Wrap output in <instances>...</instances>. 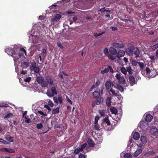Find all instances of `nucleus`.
Segmentation results:
<instances>
[{"label": "nucleus", "mask_w": 158, "mask_h": 158, "mask_svg": "<svg viewBox=\"0 0 158 158\" xmlns=\"http://www.w3.org/2000/svg\"><path fill=\"white\" fill-rule=\"evenodd\" d=\"M5 52L9 55H11L14 57V61L15 63L17 61L19 58L17 54L15 53V51L11 48L8 47L5 49Z\"/></svg>", "instance_id": "nucleus-1"}, {"label": "nucleus", "mask_w": 158, "mask_h": 158, "mask_svg": "<svg viewBox=\"0 0 158 158\" xmlns=\"http://www.w3.org/2000/svg\"><path fill=\"white\" fill-rule=\"evenodd\" d=\"M36 81L43 88H48V85L46 82L44 81V77L40 74H39V76L36 77Z\"/></svg>", "instance_id": "nucleus-2"}, {"label": "nucleus", "mask_w": 158, "mask_h": 158, "mask_svg": "<svg viewBox=\"0 0 158 158\" xmlns=\"http://www.w3.org/2000/svg\"><path fill=\"white\" fill-rule=\"evenodd\" d=\"M46 94L50 97H52L55 95H56L57 91L55 87L52 86L51 88L50 89H48L47 90Z\"/></svg>", "instance_id": "nucleus-3"}, {"label": "nucleus", "mask_w": 158, "mask_h": 158, "mask_svg": "<svg viewBox=\"0 0 158 158\" xmlns=\"http://www.w3.org/2000/svg\"><path fill=\"white\" fill-rule=\"evenodd\" d=\"M95 99L92 103V106L93 107H94L96 105H100L102 102L103 100V98L102 97Z\"/></svg>", "instance_id": "nucleus-4"}, {"label": "nucleus", "mask_w": 158, "mask_h": 158, "mask_svg": "<svg viewBox=\"0 0 158 158\" xmlns=\"http://www.w3.org/2000/svg\"><path fill=\"white\" fill-rule=\"evenodd\" d=\"M115 77L118 80V82L121 84L123 85L125 83V81L124 77L121 76L119 74L117 73L115 76Z\"/></svg>", "instance_id": "nucleus-5"}, {"label": "nucleus", "mask_w": 158, "mask_h": 158, "mask_svg": "<svg viewBox=\"0 0 158 158\" xmlns=\"http://www.w3.org/2000/svg\"><path fill=\"white\" fill-rule=\"evenodd\" d=\"M147 75H148L149 77L152 78L155 77L156 73L155 71H151L150 69L148 67H147L145 69Z\"/></svg>", "instance_id": "nucleus-6"}, {"label": "nucleus", "mask_w": 158, "mask_h": 158, "mask_svg": "<svg viewBox=\"0 0 158 158\" xmlns=\"http://www.w3.org/2000/svg\"><path fill=\"white\" fill-rule=\"evenodd\" d=\"M30 68L31 70H33L34 73H39L40 71V69L38 67H36V63H33L31 64L30 66Z\"/></svg>", "instance_id": "nucleus-7"}, {"label": "nucleus", "mask_w": 158, "mask_h": 158, "mask_svg": "<svg viewBox=\"0 0 158 158\" xmlns=\"http://www.w3.org/2000/svg\"><path fill=\"white\" fill-rule=\"evenodd\" d=\"M109 71H110V73H114V71L111 67L110 65H108L107 66V68H105L103 70L101 71V73L102 74H104V73H107Z\"/></svg>", "instance_id": "nucleus-8"}, {"label": "nucleus", "mask_w": 158, "mask_h": 158, "mask_svg": "<svg viewBox=\"0 0 158 158\" xmlns=\"http://www.w3.org/2000/svg\"><path fill=\"white\" fill-rule=\"evenodd\" d=\"M112 45L117 48H123L125 47L124 44L122 42H114L113 43Z\"/></svg>", "instance_id": "nucleus-9"}, {"label": "nucleus", "mask_w": 158, "mask_h": 158, "mask_svg": "<svg viewBox=\"0 0 158 158\" xmlns=\"http://www.w3.org/2000/svg\"><path fill=\"white\" fill-rule=\"evenodd\" d=\"M128 79L131 86H132L134 84H136V83H135V77L133 76L129 75Z\"/></svg>", "instance_id": "nucleus-10"}, {"label": "nucleus", "mask_w": 158, "mask_h": 158, "mask_svg": "<svg viewBox=\"0 0 158 158\" xmlns=\"http://www.w3.org/2000/svg\"><path fill=\"white\" fill-rule=\"evenodd\" d=\"M46 80V83L50 85L53 84L54 80L53 78L50 76H47L45 77Z\"/></svg>", "instance_id": "nucleus-11"}, {"label": "nucleus", "mask_w": 158, "mask_h": 158, "mask_svg": "<svg viewBox=\"0 0 158 158\" xmlns=\"http://www.w3.org/2000/svg\"><path fill=\"white\" fill-rule=\"evenodd\" d=\"M0 151L3 152H8L10 153H14L15 152V151L10 148H1L0 149Z\"/></svg>", "instance_id": "nucleus-12"}, {"label": "nucleus", "mask_w": 158, "mask_h": 158, "mask_svg": "<svg viewBox=\"0 0 158 158\" xmlns=\"http://www.w3.org/2000/svg\"><path fill=\"white\" fill-rule=\"evenodd\" d=\"M116 55V57L118 58H120L124 56L125 52L123 50H119L118 52L117 51V53Z\"/></svg>", "instance_id": "nucleus-13"}, {"label": "nucleus", "mask_w": 158, "mask_h": 158, "mask_svg": "<svg viewBox=\"0 0 158 158\" xmlns=\"http://www.w3.org/2000/svg\"><path fill=\"white\" fill-rule=\"evenodd\" d=\"M105 86L106 89H110L112 86H114V85L113 83L110 81H107L105 83Z\"/></svg>", "instance_id": "nucleus-14"}, {"label": "nucleus", "mask_w": 158, "mask_h": 158, "mask_svg": "<svg viewBox=\"0 0 158 158\" xmlns=\"http://www.w3.org/2000/svg\"><path fill=\"white\" fill-rule=\"evenodd\" d=\"M158 132V130L156 127H152L150 130L151 134L154 135H156Z\"/></svg>", "instance_id": "nucleus-15"}, {"label": "nucleus", "mask_w": 158, "mask_h": 158, "mask_svg": "<svg viewBox=\"0 0 158 158\" xmlns=\"http://www.w3.org/2000/svg\"><path fill=\"white\" fill-rule=\"evenodd\" d=\"M100 91H95L93 93V96L94 99L100 98Z\"/></svg>", "instance_id": "nucleus-16"}, {"label": "nucleus", "mask_w": 158, "mask_h": 158, "mask_svg": "<svg viewBox=\"0 0 158 158\" xmlns=\"http://www.w3.org/2000/svg\"><path fill=\"white\" fill-rule=\"evenodd\" d=\"M125 52L129 56H133L134 51L131 50L130 48H127L125 50Z\"/></svg>", "instance_id": "nucleus-17"}, {"label": "nucleus", "mask_w": 158, "mask_h": 158, "mask_svg": "<svg viewBox=\"0 0 158 158\" xmlns=\"http://www.w3.org/2000/svg\"><path fill=\"white\" fill-rule=\"evenodd\" d=\"M109 52L110 54L115 55L117 53V50L113 47H110L109 49Z\"/></svg>", "instance_id": "nucleus-18"}, {"label": "nucleus", "mask_w": 158, "mask_h": 158, "mask_svg": "<svg viewBox=\"0 0 158 158\" xmlns=\"http://www.w3.org/2000/svg\"><path fill=\"white\" fill-rule=\"evenodd\" d=\"M87 142L89 146L92 147L94 146L95 144L94 141L88 138Z\"/></svg>", "instance_id": "nucleus-19"}, {"label": "nucleus", "mask_w": 158, "mask_h": 158, "mask_svg": "<svg viewBox=\"0 0 158 158\" xmlns=\"http://www.w3.org/2000/svg\"><path fill=\"white\" fill-rule=\"evenodd\" d=\"M153 118V116L152 115L148 114L147 115L145 118V121L148 122L151 121Z\"/></svg>", "instance_id": "nucleus-20"}, {"label": "nucleus", "mask_w": 158, "mask_h": 158, "mask_svg": "<svg viewBox=\"0 0 158 158\" xmlns=\"http://www.w3.org/2000/svg\"><path fill=\"white\" fill-rule=\"evenodd\" d=\"M140 54V52L138 48H136V50L134 51L133 56H135V58H137L139 56Z\"/></svg>", "instance_id": "nucleus-21"}, {"label": "nucleus", "mask_w": 158, "mask_h": 158, "mask_svg": "<svg viewBox=\"0 0 158 158\" xmlns=\"http://www.w3.org/2000/svg\"><path fill=\"white\" fill-rule=\"evenodd\" d=\"M142 151V150L141 149H139L138 150H137L135 152H134L133 156L135 157H137L138 156L140 153H141Z\"/></svg>", "instance_id": "nucleus-22"}, {"label": "nucleus", "mask_w": 158, "mask_h": 158, "mask_svg": "<svg viewBox=\"0 0 158 158\" xmlns=\"http://www.w3.org/2000/svg\"><path fill=\"white\" fill-rule=\"evenodd\" d=\"M102 123H105L107 124L108 125H109V126L110 125V122L109 121V119H108V117L107 116L106 117L104 118V119H103V120Z\"/></svg>", "instance_id": "nucleus-23"}, {"label": "nucleus", "mask_w": 158, "mask_h": 158, "mask_svg": "<svg viewBox=\"0 0 158 158\" xmlns=\"http://www.w3.org/2000/svg\"><path fill=\"white\" fill-rule=\"evenodd\" d=\"M155 153V152L153 151L147 152L144 153L143 156L145 157H147L149 155H152Z\"/></svg>", "instance_id": "nucleus-24"}, {"label": "nucleus", "mask_w": 158, "mask_h": 158, "mask_svg": "<svg viewBox=\"0 0 158 158\" xmlns=\"http://www.w3.org/2000/svg\"><path fill=\"white\" fill-rule=\"evenodd\" d=\"M139 134L137 132H135L133 136L134 139L136 140H138L139 138Z\"/></svg>", "instance_id": "nucleus-25"}, {"label": "nucleus", "mask_w": 158, "mask_h": 158, "mask_svg": "<svg viewBox=\"0 0 158 158\" xmlns=\"http://www.w3.org/2000/svg\"><path fill=\"white\" fill-rule=\"evenodd\" d=\"M114 87H115L118 89L121 92H123L124 91V89L123 86L119 84L114 85Z\"/></svg>", "instance_id": "nucleus-26"}, {"label": "nucleus", "mask_w": 158, "mask_h": 158, "mask_svg": "<svg viewBox=\"0 0 158 158\" xmlns=\"http://www.w3.org/2000/svg\"><path fill=\"white\" fill-rule=\"evenodd\" d=\"M110 110L112 114H117L118 110L115 107H111L110 109Z\"/></svg>", "instance_id": "nucleus-27"}, {"label": "nucleus", "mask_w": 158, "mask_h": 158, "mask_svg": "<svg viewBox=\"0 0 158 158\" xmlns=\"http://www.w3.org/2000/svg\"><path fill=\"white\" fill-rule=\"evenodd\" d=\"M100 84V81L99 80H97L95 84L92 86V88H94L98 87Z\"/></svg>", "instance_id": "nucleus-28"}, {"label": "nucleus", "mask_w": 158, "mask_h": 158, "mask_svg": "<svg viewBox=\"0 0 158 158\" xmlns=\"http://www.w3.org/2000/svg\"><path fill=\"white\" fill-rule=\"evenodd\" d=\"M59 108H60L59 107H57L56 108L53 110H52V113L55 114L59 113Z\"/></svg>", "instance_id": "nucleus-29"}, {"label": "nucleus", "mask_w": 158, "mask_h": 158, "mask_svg": "<svg viewBox=\"0 0 158 158\" xmlns=\"http://www.w3.org/2000/svg\"><path fill=\"white\" fill-rule=\"evenodd\" d=\"M111 100L110 98L108 97L106 98V105L108 106H111Z\"/></svg>", "instance_id": "nucleus-30"}, {"label": "nucleus", "mask_w": 158, "mask_h": 158, "mask_svg": "<svg viewBox=\"0 0 158 158\" xmlns=\"http://www.w3.org/2000/svg\"><path fill=\"white\" fill-rule=\"evenodd\" d=\"M121 71L124 75H126L127 73V70L124 67H122L120 69Z\"/></svg>", "instance_id": "nucleus-31"}, {"label": "nucleus", "mask_w": 158, "mask_h": 158, "mask_svg": "<svg viewBox=\"0 0 158 158\" xmlns=\"http://www.w3.org/2000/svg\"><path fill=\"white\" fill-rule=\"evenodd\" d=\"M100 11H101V13L105 12H110L111 10H108L106 9L105 7H102L100 10Z\"/></svg>", "instance_id": "nucleus-32"}, {"label": "nucleus", "mask_w": 158, "mask_h": 158, "mask_svg": "<svg viewBox=\"0 0 158 158\" xmlns=\"http://www.w3.org/2000/svg\"><path fill=\"white\" fill-rule=\"evenodd\" d=\"M151 48L152 50L154 51L155 49L158 48V43L156 44L155 45L151 46Z\"/></svg>", "instance_id": "nucleus-33"}, {"label": "nucleus", "mask_w": 158, "mask_h": 158, "mask_svg": "<svg viewBox=\"0 0 158 158\" xmlns=\"http://www.w3.org/2000/svg\"><path fill=\"white\" fill-rule=\"evenodd\" d=\"M140 68L141 70H143L144 68V63L142 62H138V63Z\"/></svg>", "instance_id": "nucleus-34"}, {"label": "nucleus", "mask_w": 158, "mask_h": 158, "mask_svg": "<svg viewBox=\"0 0 158 158\" xmlns=\"http://www.w3.org/2000/svg\"><path fill=\"white\" fill-rule=\"evenodd\" d=\"M138 63V62L134 59H133L131 60V64L134 66H136Z\"/></svg>", "instance_id": "nucleus-35"}, {"label": "nucleus", "mask_w": 158, "mask_h": 158, "mask_svg": "<svg viewBox=\"0 0 158 158\" xmlns=\"http://www.w3.org/2000/svg\"><path fill=\"white\" fill-rule=\"evenodd\" d=\"M141 140L143 143H146L147 142V139L145 136H142L141 138Z\"/></svg>", "instance_id": "nucleus-36"}, {"label": "nucleus", "mask_w": 158, "mask_h": 158, "mask_svg": "<svg viewBox=\"0 0 158 158\" xmlns=\"http://www.w3.org/2000/svg\"><path fill=\"white\" fill-rule=\"evenodd\" d=\"M107 56L109 59H110L112 60H114L116 59L115 56L111 55L110 54H109Z\"/></svg>", "instance_id": "nucleus-37"}, {"label": "nucleus", "mask_w": 158, "mask_h": 158, "mask_svg": "<svg viewBox=\"0 0 158 158\" xmlns=\"http://www.w3.org/2000/svg\"><path fill=\"white\" fill-rule=\"evenodd\" d=\"M124 158H131L132 156L131 154L127 153L124 155Z\"/></svg>", "instance_id": "nucleus-38"}, {"label": "nucleus", "mask_w": 158, "mask_h": 158, "mask_svg": "<svg viewBox=\"0 0 158 158\" xmlns=\"http://www.w3.org/2000/svg\"><path fill=\"white\" fill-rule=\"evenodd\" d=\"M43 127V126L42 123H38L36 125V127L38 129H41Z\"/></svg>", "instance_id": "nucleus-39"}, {"label": "nucleus", "mask_w": 158, "mask_h": 158, "mask_svg": "<svg viewBox=\"0 0 158 158\" xmlns=\"http://www.w3.org/2000/svg\"><path fill=\"white\" fill-rule=\"evenodd\" d=\"M58 102L60 104L63 103V98L61 96H58Z\"/></svg>", "instance_id": "nucleus-40"}, {"label": "nucleus", "mask_w": 158, "mask_h": 158, "mask_svg": "<svg viewBox=\"0 0 158 158\" xmlns=\"http://www.w3.org/2000/svg\"><path fill=\"white\" fill-rule=\"evenodd\" d=\"M105 33L104 32H102L101 33H99V34H98L96 33H94V36L95 37H97L99 36H100L104 34Z\"/></svg>", "instance_id": "nucleus-41"}, {"label": "nucleus", "mask_w": 158, "mask_h": 158, "mask_svg": "<svg viewBox=\"0 0 158 158\" xmlns=\"http://www.w3.org/2000/svg\"><path fill=\"white\" fill-rule=\"evenodd\" d=\"M6 139L10 142H13V138L9 135L7 136Z\"/></svg>", "instance_id": "nucleus-42"}, {"label": "nucleus", "mask_w": 158, "mask_h": 158, "mask_svg": "<svg viewBox=\"0 0 158 158\" xmlns=\"http://www.w3.org/2000/svg\"><path fill=\"white\" fill-rule=\"evenodd\" d=\"M103 52L105 54L106 56L109 54L108 49L106 48L104 49Z\"/></svg>", "instance_id": "nucleus-43"}, {"label": "nucleus", "mask_w": 158, "mask_h": 158, "mask_svg": "<svg viewBox=\"0 0 158 158\" xmlns=\"http://www.w3.org/2000/svg\"><path fill=\"white\" fill-rule=\"evenodd\" d=\"M99 112L101 116H104L105 114V113L104 110H99Z\"/></svg>", "instance_id": "nucleus-44"}, {"label": "nucleus", "mask_w": 158, "mask_h": 158, "mask_svg": "<svg viewBox=\"0 0 158 158\" xmlns=\"http://www.w3.org/2000/svg\"><path fill=\"white\" fill-rule=\"evenodd\" d=\"M95 124V125L94 127V130H96L98 131L99 130V125L97 123Z\"/></svg>", "instance_id": "nucleus-45"}, {"label": "nucleus", "mask_w": 158, "mask_h": 158, "mask_svg": "<svg viewBox=\"0 0 158 158\" xmlns=\"http://www.w3.org/2000/svg\"><path fill=\"white\" fill-rule=\"evenodd\" d=\"M12 115V114L11 113H9V114L5 115V117H4V119H6L7 118H8L10 117Z\"/></svg>", "instance_id": "nucleus-46"}, {"label": "nucleus", "mask_w": 158, "mask_h": 158, "mask_svg": "<svg viewBox=\"0 0 158 158\" xmlns=\"http://www.w3.org/2000/svg\"><path fill=\"white\" fill-rule=\"evenodd\" d=\"M38 113L44 116H47V114H46L44 113L43 111L41 110L38 111Z\"/></svg>", "instance_id": "nucleus-47"}, {"label": "nucleus", "mask_w": 158, "mask_h": 158, "mask_svg": "<svg viewBox=\"0 0 158 158\" xmlns=\"http://www.w3.org/2000/svg\"><path fill=\"white\" fill-rule=\"evenodd\" d=\"M31 79V78L30 77H28L24 79V81L26 82H29Z\"/></svg>", "instance_id": "nucleus-48"}, {"label": "nucleus", "mask_w": 158, "mask_h": 158, "mask_svg": "<svg viewBox=\"0 0 158 158\" xmlns=\"http://www.w3.org/2000/svg\"><path fill=\"white\" fill-rule=\"evenodd\" d=\"M9 106V105L6 103H3L0 105V107H7Z\"/></svg>", "instance_id": "nucleus-49"}, {"label": "nucleus", "mask_w": 158, "mask_h": 158, "mask_svg": "<svg viewBox=\"0 0 158 158\" xmlns=\"http://www.w3.org/2000/svg\"><path fill=\"white\" fill-rule=\"evenodd\" d=\"M110 91L111 92L112 94L114 96H116L117 94L115 93L114 90L112 88L110 89Z\"/></svg>", "instance_id": "nucleus-50"}, {"label": "nucleus", "mask_w": 158, "mask_h": 158, "mask_svg": "<svg viewBox=\"0 0 158 158\" xmlns=\"http://www.w3.org/2000/svg\"><path fill=\"white\" fill-rule=\"evenodd\" d=\"M53 100L55 103H56L57 104L58 103V98H57V97H54Z\"/></svg>", "instance_id": "nucleus-51"}, {"label": "nucleus", "mask_w": 158, "mask_h": 158, "mask_svg": "<svg viewBox=\"0 0 158 158\" xmlns=\"http://www.w3.org/2000/svg\"><path fill=\"white\" fill-rule=\"evenodd\" d=\"M48 105L49 106L52 107H53L54 105L52 102L50 100H49L48 102Z\"/></svg>", "instance_id": "nucleus-52"}, {"label": "nucleus", "mask_w": 158, "mask_h": 158, "mask_svg": "<svg viewBox=\"0 0 158 158\" xmlns=\"http://www.w3.org/2000/svg\"><path fill=\"white\" fill-rule=\"evenodd\" d=\"M24 118L25 119H26L25 121V122L26 123H30L31 122V120L30 118H27L26 116H25L24 117Z\"/></svg>", "instance_id": "nucleus-53"}, {"label": "nucleus", "mask_w": 158, "mask_h": 158, "mask_svg": "<svg viewBox=\"0 0 158 158\" xmlns=\"http://www.w3.org/2000/svg\"><path fill=\"white\" fill-rule=\"evenodd\" d=\"M55 17L57 19H59L61 17V16L60 14H56Z\"/></svg>", "instance_id": "nucleus-54"}, {"label": "nucleus", "mask_w": 158, "mask_h": 158, "mask_svg": "<svg viewBox=\"0 0 158 158\" xmlns=\"http://www.w3.org/2000/svg\"><path fill=\"white\" fill-rule=\"evenodd\" d=\"M78 158H85V156L84 154L80 153L79 156Z\"/></svg>", "instance_id": "nucleus-55"}, {"label": "nucleus", "mask_w": 158, "mask_h": 158, "mask_svg": "<svg viewBox=\"0 0 158 158\" xmlns=\"http://www.w3.org/2000/svg\"><path fill=\"white\" fill-rule=\"evenodd\" d=\"M127 72H131V71H133L131 68V67H128L127 68Z\"/></svg>", "instance_id": "nucleus-56"}, {"label": "nucleus", "mask_w": 158, "mask_h": 158, "mask_svg": "<svg viewBox=\"0 0 158 158\" xmlns=\"http://www.w3.org/2000/svg\"><path fill=\"white\" fill-rule=\"evenodd\" d=\"M58 20H57L55 17L52 19L51 21L52 22H57Z\"/></svg>", "instance_id": "nucleus-57"}, {"label": "nucleus", "mask_w": 158, "mask_h": 158, "mask_svg": "<svg viewBox=\"0 0 158 158\" xmlns=\"http://www.w3.org/2000/svg\"><path fill=\"white\" fill-rule=\"evenodd\" d=\"M44 107L47 109L49 111H50L52 110L51 108L47 105H45Z\"/></svg>", "instance_id": "nucleus-58"}, {"label": "nucleus", "mask_w": 158, "mask_h": 158, "mask_svg": "<svg viewBox=\"0 0 158 158\" xmlns=\"http://www.w3.org/2000/svg\"><path fill=\"white\" fill-rule=\"evenodd\" d=\"M79 152L80 151L78 149V148H77L74 151V153L76 154H78Z\"/></svg>", "instance_id": "nucleus-59"}, {"label": "nucleus", "mask_w": 158, "mask_h": 158, "mask_svg": "<svg viewBox=\"0 0 158 158\" xmlns=\"http://www.w3.org/2000/svg\"><path fill=\"white\" fill-rule=\"evenodd\" d=\"M60 124H57L55 125L54 127V129L57 128H60Z\"/></svg>", "instance_id": "nucleus-60"}, {"label": "nucleus", "mask_w": 158, "mask_h": 158, "mask_svg": "<svg viewBox=\"0 0 158 158\" xmlns=\"http://www.w3.org/2000/svg\"><path fill=\"white\" fill-rule=\"evenodd\" d=\"M99 117L98 116H96L95 117V124H96L98 123V121L99 119Z\"/></svg>", "instance_id": "nucleus-61"}, {"label": "nucleus", "mask_w": 158, "mask_h": 158, "mask_svg": "<svg viewBox=\"0 0 158 158\" xmlns=\"http://www.w3.org/2000/svg\"><path fill=\"white\" fill-rule=\"evenodd\" d=\"M86 146L87 144L86 143H84L81 145V147L84 149L86 147Z\"/></svg>", "instance_id": "nucleus-62"}, {"label": "nucleus", "mask_w": 158, "mask_h": 158, "mask_svg": "<svg viewBox=\"0 0 158 158\" xmlns=\"http://www.w3.org/2000/svg\"><path fill=\"white\" fill-rule=\"evenodd\" d=\"M30 117L31 119L34 120L35 119V117L34 116V115L33 114L30 115Z\"/></svg>", "instance_id": "nucleus-63"}, {"label": "nucleus", "mask_w": 158, "mask_h": 158, "mask_svg": "<svg viewBox=\"0 0 158 158\" xmlns=\"http://www.w3.org/2000/svg\"><path fill=\"white\" fill-rule=\"evenodd\" d=\"M23 64L26 66V67H27L28 66H29V63L27 62H24Z\"/></svg>", "instance_id": "nucleus-64"}]
</instances>
